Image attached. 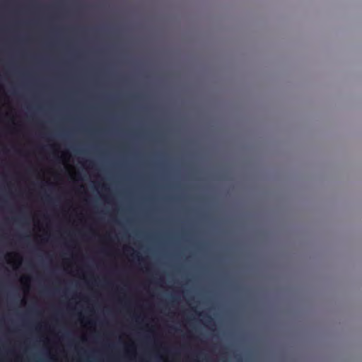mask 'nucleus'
Instances as JSON below:
<instances>
[{
    "label": "nucleus",
    "instance_id": "7ed1b4c3",
    "mask_svg": "<svg viewBox=\"0 0 362 362\" xmlns=\"http://www.w3.org/2000/svg\"><path fill=\"white\" fill-rule=\"evenodd\" d=\"M49 196H47V197H46V199H47V200H48V199H49Z\"/></svg>",
    "mask_w": 362,
    "mask_h": 362
},
{
    "label": "nucleus",
    "instance_id": "f03ea898",
    "mask_svg": "<svg viewBox=\"0 0 362 362\" xmlns=\"http://www.w3.org/2000/svg\"><path fill=\"white\" fill-rule=\"evenodd\" d=\"M132 257H136V258L138 259V260H140V256L139 255V254H138V253H134V254L132 255Z\"/></svg>",
    "mask_w": 362,
    "mask_h": 362
},
{
    "label": "nucleus",
    "instance_id": "f257e3e1",
    "mask_svg": "<svg viewBox=\"0 0 362 362\" xmlns=\"http://www.w3.org/2000/svg\"><path fill=\"white\" fill-rule=\"evenodd\" d=\"M202 315L204 317L206 318V322L207 323H209V324L214 323V320L210 315H209L208 314H203Z\"/></svg>",
    "mask_w": 362,
    "mask_h": 362
}]
</instances>
